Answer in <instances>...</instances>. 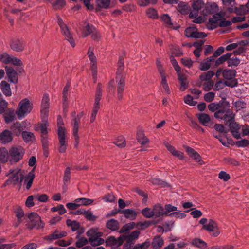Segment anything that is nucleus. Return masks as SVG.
I'll list each match as a JSON object with an SVG mask.
<instances>
[{"label": "nucleus", "instance_id": "1", "mask_svg": "<svg viewBox=\"0 0 249 249\" xmlns=\"http://www.w3.org/2000/svg\"><path fill=\"white\" fill-rule=\"evenodd\" d=\"M235 116V113L230 108L229 102L227 101H223L219 110L214 114L215 118L223 120L226 124H228V122L234 121Z\"/></svg>", "mask_w": 249, "mask_h": 249}, {"label": "nucleus", "instance_id": "2", "mask_svg": "<svg viewBox=\"0 0 249 249\" xmlns=\"http://www.w3.org/2000/svg\"><path fill=\"white\" fill-rule=\"evenodd\" d=\"M124 69V63L123 59L120 58L118 62L116 77V81L117 83V98L119 100L122 99L123 97V93L125 87V78L122 74Z\"/></svg>", "mask_w": 249, "mask_h": 249}, {"label": "nucleus", "instance_id": "3", "mask_svg": "<svg viewBox=\"0 0 249 249\" xmlns=\"http://www.w3.org/2000/svg\"><path fill=\"white\" fill-rule=\"evenodd\" d=\"M141 212L144 217L154 219L163 216L165 213L163 207L160 204H155L152 208L145 207Z\"/></svg>", "mask_w": 249, "mask_h": 249}, {"label": "nucleus", "instance_id": "4", "mask_svg": "<svg viewBox=\"0 0 249 249\" xmlns=\"http://www.w3.org/2000/svg\"><path fill=\"white\" fill-rule=\"evenodd\" d=\"M33 108V104L27 98L22 99L19 103L16 113L19 120H21L30 113Z\"/></svg>", "mask_w": 249, "mask_h": 249}, {"label": "nucleus", "instance_id": "5", "mask_svg": "<svg viewBox=\"0 0 249 249\" xmlns=\"http://www.w3.org/2000/svg\"><path fill=\"white\" fill-rule=\"evenodd\" d=\"M83 115V113L80 112L78 114H76L75 112L72 113L73 119L71 120V125L72 126V135L74 139V148H77L79 143V136L78 131L79 129V124L81 118Z\"/></svg>", "mask_w": 249, "mask_h": 249}, {"label": "nucleus", "instance_id": "6", "mask_svg": "<svg viewBox=\"0 0 249 249\" xmlns=\"http://www.w3.org/2000/svg\"><path fill=\"white\" fill-rule=\"evenodd\" d=\"M28 218L29 220L26 225L27 229L32 230L36 228L39 230L44 228L45 224L37 213L35 212L30 213L28 214Z\"/></svg>", "mask_w": 249, "mask_h": 249}, {"label": "nucleus", "instance_id": "7", "mask_svg": "<svg viewBox=\"0 0 249 249\" xmlns=\"http://www.w3.org/2000/svg\"><path fill=\"white\" fill-rule=\"evenodd\" d=\"M102 95V92L101 84L100 83H98L96 91L93 107L92 108L90 118V123L94 122L96 119L97 112L100 108V100L101 99Z\"/></svg>", "mask_w": 249, "mask_h": 249}, {"label": "nucleus", "instance_id": "8", "mask_svg": "<svg viewBox=\"0 0 249 249\" xmlns=\"http://www.w3.org/2000/svg\"><path fill=\"white\" fill-rule=\"evenodd\" d=\"M25 151L21 146L12 147L9 151V162L15 163L19 162L24 155Z\"/></svg>", "mask_w": 249, "mask_h": 249}, {"label": "nucleus", "instance_id": "9", "mask_svg": "<svg viewBox=\"0 0 249 249\" xmlns=\"http://www.w3.org/2000/svg\"><path fill=\"white\" fill-rule=\"evenodd\" d=\"M20 170L17 168L15 169H10L7 175L12 174L9 178L5 181L4 186L9 185H16L19 182L21 183L23 179V175L20 173Z\"/></svg>", "mask_w": 249, "mask_h": 249}, {"label": "nucleus", "instance_id": "10", "mask_svg": "<svg viewBox=\"0 0 249 249\" xmlns=\"http://www.w3.org/2000/svg\"><path fill=\"white\" fill-rule=\"evenodd\" d=\"M0 61L5 64H12L15 66H20L22 65V62L19 59L6 53H0Z\"/></svg>", "mask_w": 249, "mask_h": 249}, {"label": "nucleus", "instance_id": "11", "mask_svg": "<svg viewBox=\"0 0 249 249\" xmlns=\"http://www.w3.org/2000/svg\"><path fill=\"white\" fill-rule=\"evenodd\" d=\"M58 23L66 39L69 41L72 47H75V44L74 40L67 26L63 22L62 19L60 18H58Z\"/></svg>", "mask_w": 249, "mask_h": 249}, {"label": "nucleus", "instance_id": "12", "mask_svg": "<svg viewBox=\"0 0 249 249\" xmlns=\"http://www.w3.org/2000/svg\"><path fill=\"white\" fill-rule=\"evenodd\" d=\"M223 17H225V13L222 11L214 14L212 17L209 18L207 24V28L210 30L215 29L219 25L220 18Z\"/></svg>", "mask_w": 249, "mask_h": 249}, {"label": "nucleus", "instance_id": "13", "mask_svg": "<svg viewBox=\"0 0 249 249\" xmlns=\"http://www.w3.org/2000/svg\"><path fill=\"white\" fill-rule=\"evenodd\" d=\"M185 35L187 37L193 38H203L207 36L206 34L202 32H198L197 29L193 26L185 29Z\"/></svg>", "mask_w": 249, "mask_h": 249}, {"label": "nucleus", "instance_id": "14", "mask_svg": "<svg viewBox=\"0 0 249 249\" xmlns=\"http://www.w3.org/2000/svg\"><path fill=\"white\" fill-rule=\"evenodd\" d=\"M42 123L38 124L39 128L41 133V140L42 143L46 147L47 141H48V123L46 119H42Z\"/></svg>", "mask_w": 249, "mask_h": 249}, {"label": "nucleus", "instance_id": "15", "mask_svg": "<svg viewBox=\"0 0 249 249\" xmlns=\"http://www.w3.org/2000/svg\"><path fill=\"white\" fill-rule=\"evenodd\" d=\"M48 94H44L42 99L40 110L42 119L47 118L50 106Z\"/></svg>", "mask_w": 249, "mask_h": 249}, {"label": "nucleus", "instance_id": "16", "mask_svg": "<svg viewBox=\"0 0 249 249\" xmlns=\"http://www.w3.org/2000/svg\"><path fill=\"white\" fill-rule=\"evenodd\" d=\"M64 131L60 130L57 132L59 140L58 151L60 153H64L66 151L68 144L66 140V134H64Z\"/></svg>", "mask_w": 249, "mask_h": 249}, {"label": "nucleus", "instance_id": "17", "mask_svg": "<svg viewBox=\"0 0 249 249\" xmlns=\"http://www.w3.org/2000/svg\"><path fill=\"white\" fill-rule=\"evenodd\" d=\"M124 241V235H121L117 238L114 236H110L106 240V244L107 246L115 248L122 245Z\"/></svg>", "mask_w": 249, "mask_h": 249}, {"label": "nucleus", "instance_id": "18", "mask_svg": "<svg viewBox=\"0 0 249 249\" xmlns=\"http://www.w3.org/2000/svg\"><path fill=\"white\" fill-rule=\"evenodd\" d=\"M229 128L232 136L236 139H239L241 138V133L240 130L241 125L234 121L228 122Z\"/></svg>", "mask_w": 249, "mask_h": 249}, {"label": "nucleus", "instance_id": "19", "mask_svg": "<svg viewBox=\"0 0 249 249\" xmlns=\"http://www.w3.org/2000/svg\"><path fill=\"white\" fill-rule=\"evenodd\" d=\"M203 228L209 232H212V236L213 237H217L220 234V231L217 228V223L212 219H210L208 223L204 225L203 226Z\"/></svg>", "mask_w": 249, "mask_h": 249}, {"label": "nucleus", "instance_id": "20", "mask_svg": "<svg viewBox=\"0 0 249 249\" xmlns=\"http://www.w3.org/2000/svg\"><path fill=\"white\" fill-rule=\"evenodd\" d=\"M10 46L13 51L21 52L24 49L25 43L22 39H14L11 40Z\"/></svg>", "mask_w": 249, "mask_h": 249}, {"label": "nucleus", "instance_id": "21", "mask_svg": "<svg viewBox=\"0 0 249 249\" xmlns=\"http://www.w3.org/2000/svg\"><path fill=\"white\" fill-rule=\"evenodd\" d=\"M218 5L214 2L207 3L204 8L202 11V14L204 15H207L209 14H213L218 11Z\"/></svg>", "mask_w": 249, "mask_h": 249}, {"label": "nucleus", "instance_id": "22", "mask_svg": "<svg viewBox=\"0 0 249 249\" xmlns=\"http://www.w3.org/2000/svg\"><path fill=\"white\" fill-rule=\"evenodd\" d=\"M25 128V125L23 122L21 123L17 122L14 123L10 127L11 131L16 136H19L22 133V131Z\"/></svg>", "mask_w": 249, "mask_h": 249}, {"label": "nucleus", "instance_id": "23", "mask_svg": "<svg viewBox=\"0 0 249 249\" xmlns=\"http://www.w3.org/2000/svg\"><path fill=\"white\" fill-rule=\"evenodd\" d=\"M67 235V233L65 231L55 230L52 233L46 236L45 239L49 241H52L56 239H58L66 237Z\"/></svg>", "mask_w": 249, "mask_h": 249}, {"label": "nucleus", "instance_id": "24", "mask_svg": "<svg viewBox=\"0 0 249 249\" xmlns=\"http://www.w3.org/2000/svg\"><path fill=\"white\" fill-rule=\"evenodd\" d=\"M164 145L174 156L178 158L179 160H183L184 159V154L180 151L177 150L175 147L171 145L169 142H165Z\"/></svg>", "mask_w": 249, "mask_h": 249}, {"label": "nucleus", "instance_id": "25", "mask_svg": "<svg viewBox=\"0 0 249 249\" xmlns=\"http://www.w3.org/2000/svg\"><path fill=\"white\" fill-rule=\"evenodd\" d=\"M225 85L227 86L230 87H234L237 86V82L236 80H234L232 81L231 82H228V81H224V83L221 81H219L217 82L214 86V90H219L220 89H223L224 85Z\"/></svg>", "mask_w": 249, "mask_h": 249}, {"label": "nucleus", "instance_id": "26", "mask_svg": "<svg viewBox=\"0 0 249 249\" xmlns=\"http://www.w3.org/2000/svg\"><path fill=\"white\" fill-rule=\"evenodd\" d=\"M5 71L9 81L13 83L18 82V75L16 71L11 67L6 66Z\"/></svg>", "mask_w": 249, "mask_h": 249}, {"label": "nucleus", "instance_id": "27", "mask_svg": "<svg viewBox=\"0 0 249 249\" xmlns=\"http://www.w3.org/2000/svg\"><path fill=\"white\" fill-rule=\"evenodd\" d=\"M13 140V136L11 132L8 130H4L0 134V141L3 144H6Z\"/></svg>", "mask_w": 249, "mask_h": 249}, {"label": "nucleus", "instance_id": "28", "mask_svg": "<svg viewBox=\"0 0 249 249\" xmlns=\"http://www.w3.org/2000/svg\"><path fill=\"white\" fill-rule=\"evenodd\" d=\"M120 213H122L124 215V216L130 220H135L136 218L137 213L136 212L132 209H126L122 210H119Z\"/></svg>", "mask_w": 249, "mask_h": 249}, {"label": "nucleus", "instance_id": "29", "mask_svg": "<svg viewBox=\"0 0 249 249\" xmlns=\"http://www.w3.org/2000/svg\"><path fill=\"white\" fill-rule=\"evenodd\" d=\"M3 113V118L4 119L5 122L7 124L10 123L15 120V114L16 113L13 109H8Z\"/></svg>", "mask_w": 249, "mask_h": 249}, {"label": "nucleus", "instance_id": "30", "mask_svg": "<svg viewBox=\"0 0 249 249\" xmlns=\"http://www.w3.org/2000/svg\"><path fill=\"white\" fill-rule=\"evenodd\" d=\"M184 147L185 148L186 152L189 155V156L195 160L196 162H199L201 160V158L200 155L194 149L188 146H184Z\"/></svg>", "mask_w": 249, "mask_h": 249}, {"label": "nucleus", "instance_id": "31", "mask_svg": "<svg viewBox=\"0 0 249 249\" xmlns=\"http://www.w3.org/2000/svg\"><path fill=\"white\" fill-rule=\"evenodd\" d=\"M214 62V58L213 56L208 57L200 64L199 69L202 71H207L211 67V63Z\"/></svg>", "mask_w": 249, "mask_h": 249}, {"label": "nucleus", "instance_id": "32", "mask_svg": "<svg viewBox=\"0 0 249 249\" xmlns=\"http://www.w3.org/2000/svg\"><path fill=\"white\" fill-rule=\"evenodd\" d=\"M236 74L235 70L225 69L223 70L222 76L225 79L231 80L234 79Z\"/></svg>", "mask_w": 249, "mask_h": 249}, {"label": "nucleus", "instance_id": "33", "mask_svg": "<svg viewBox=\"0 0 249 249\" xmlns=\"http://www.w3.org/2000/svg\"><path fill=\"white\" fill-rule=\"evenodd\" d=\"M35 177V175L33 170L30 172L25 177L24 181V185L27 190H29L31 187Z\"/></svg>", "mask_w": 249, "mask_h": 249}, {"label": "nucleus", "instance_id": "34", "mask_svg": "<svg viewBox=\"0 0 249 249\" xmlns=\"http://www.w3.org/2000/svg\"><path fill=\"white\" fill-rule=\"evenodd\" d=\"M199 122L203 125L207 126L210 122V117L209 115L205 113H199L196 115Z\"/></svg>", "mask_w": 249, "mask_h": 249}, {"label": "nucleus", "instance_id": "35", "mask_svg": "<svg viewBox=\"0 0 249 249\" xmlns=\"http://www.w3.org/2000/svg\"><path fill=\"white\" fill-rule=\"evenodd\" d=\"M106 227L107 229L112 231H117L119 228V222L114 219H110L107 222Z\"/></svg>", "mask_w": 249, "mask_h": 249}, {"label": "nucleus", "instance_id": "36", "mask_svg": "<svg viewBox=\"0 0 249 249\" xmlns=\"http://www.w3.org/2000/svg\"><path fill=\"white\" fill-rule=\"evenodd\" d=\"M223 4L227 7V10L232 13L235 12L236 8L234 7L235 2V0H222Z\"/></svg>", "mask_w": 249, "mask_h": 249}, {"label": "nucleus", "instance_id": "37", "mask_svg": "<svg viewBox=\"0 0 249 249\" xmlns=\"http://www.w3.org/2000/svg\"><path fill=\"white\" fill-rule=\"evenodd\" d=\"M1 90L6 96H10L12 94L10 85L5 81L1 82Z\"/></svg>", "mask_w": 249, "mask_h": 249}, {"label": "nucleus", "instance_id": "38", "mask_svg": "<svg viewBox=\"0 0 249 249\" xmlns=\"http://www.w3.org/2000/svg\"><path fill=\"white\" fill-rule=\"evenodd\" d=\"M163 239L161 236L155 237L152 242V246L155 249H159L163 245Z\"/></svg>", "mask_w": 249, "mask_h": 249}, {"label": "nucleus", "instance_id": "39", "mask_svg": "<svg viewBox=\"0 0 249 249\" xmlns=\"http://www.w3.org/2000/svg\"><path fill=\"white\" fill-rule=\"evenodd\" d=\"M9 161V152L5 148H0V161L5 163Z\"/></svg>", "mask_w": 249, "mask_h": 249}, {"label": "nucleus", "instance_id": "40", "mask_svg": "<svg viewBox=\"0 0 249 249\" xmlns=\"http://www.w3.org/2000/svg\"><path fill=\"white\" fill-rule=\"evenodd\" d=\"M191 244L201 249H204L207 247V243L198 238L194 239L191 242Z\"/></svg>", "mask_w": 249, "mask_h": 249}, {"label": "nucleus", "instance_id": "41", "mask_svg": "<svg viewBox=\"0 0 249 249\" xmlns=\"http://www.w3.org/2000/svg\"><path fill=\"white\" fill-rule=\"evenodd\" d=\"M22 137L25 142H29L35 140L33 133L28 131H23Z\"/></svg>", "mask_w": 249, "mask_h": 249}, {"label": "nucleus", "instance_id": "42", "mask_svg": "<svg viewBox=\"0 0 249 249\" xmlns=\"http://www.w3.org/2000/svg\"><path fill=\"white\" fill-rule=\"evenodd\" d=\"M96 2L98 6L101 8L108 9L112 7L110 0H97Z\"/></svg>", "mask_w": 249, "mask_h": 249}, {"label": "nucleus", "instance_id": "43", "mask_svg": "<svg viewBox=\"0 0 249 249\" xmlns=\"http://www.w3.org/2000/svg\"><path fill=\"white\" fill-rule=\"evenodd\" d=\"M231 53H227L221 56L217 60H216L215 61L214 60V66L217 67L223 64L224 62L227 61V60L231 57Z\"/></svg>", "mask_w": 249, "mask_h": 249}, {"label": "nucleus", "instance_id": "44", "mask_svg": "<svg viewBox=\"0 0 249 249\" xmlns=\"http://www.w3.org/2000/svg\"><path fill=\"white\" fill-rule=\"evenodd\" d=\"M214 73L213 71H209L207 72L202 73L199 76V79L201 81H210Z\"/></svg>", "mask_w": 249, "mask_h": 249}, {"label": "nucleus", "instance_id": "45", "mask_svg": "<svg viewBox=\"0 0 249 249\" xmlns=\"http://www.w3.org/2000/svg\"><path fill=\"white\" fill-rule=\"evenodd\" d=\"M140 234V231L138 230L134 231H132L131 233L129 234L128 235H124L125 240L126 239H128L134 243L135 240L138 238Z\"/></svg>", "mask_w": 249, "mask_h": 249}, {"label": "nucleus", "instance_id": "46", "mask_svg": "<svg viewBox=\"0 0 249 249\" xmlns=\"http://www.w3.org/2000/svg\"><path fill=\"white\" fill-rule=\"evenodd\" d=\"M222 104H223V101H220L218 103H212L208 105V108L210 111L215 113L219 110Z\"/></svg>", "mask_w": 249, "mask_h": 249}, {"label": "nucleus", "instance_id": "47", "mask_svg": "<svg viewBox=\"0 0 249 249\" xmlns=\"http://www.w3.org/2000/svg\"><path fill=\"white\" fill-rule=\"evenodd\" d=\"M137 140L141 145H145L149 142L148 139L144 136L142 132L137 133Z\"/></svg>", "mask_w": 249, "mask_h": 249}, {"label": "nucleus", "instance_id": "48", "mask_svg": "<svg viewBox=\"0 0 249 249\" xmlns=\"http://www.w3.org/2000/svg\"><path fill=\"white\" fill-rule=\"evenodd\" d=\"M67 225L68 227H71L72 231H76L80 227L79 223L75 220L72 221L68 219L66 221Z\"/></svg>", "mask_w": 249, "mask_h": 249}, {"label": "nucleus", "instance_id": "49", "mask_svg": "<svg viewBox=\"0 0 249 249\" xmlns=\"http://www.w3.org/2000/svg\"><path fill=\"white\" fill-rule=\"evenodd\" d=\"M16 216L17 217L18 221L21 223L22 221V218L24 216V213L22 209L19 207L17 206L15 210Z\"/></svg>", "mask_w": 249, "mask_h": 249}, {"label": "nucleus", "instance_id": "50", "mask_svg": "<svg viewBox=\"0 0 249 249\" xmlns=\"http://www.w3.org/2000/svg\"><path fill=\"white\" fill-rule=\"evenodd\" d=\"M89 240L90 244L93 246L100 245L104 243V240L100 237H89Z\"/></svg>", "mask_w": 249, "mask_h": 249}, {"label": "nucleus", "instance_id": "51", "mask_svg": "<svg viewBox=\"0 0 249 249\" xmlns=\"http://www.w3.org/2000/svg\"><path fill=\"white\" fill-rule=\"evenodd\" d=\"M233 105L236 109V111L241 110L246 107L247 104L245 102L241 100H238L233 103Z\"/></svg>", "mask_w": 249, "mask_h": 249}, {"label": "nucleus", "instance_id": "52", "mask_svg": "<svg viewBox=\"0 0 249 249\" xmlns=\"http://www.w3.org/2000/svg\"><path fill=\"white\" fill-rule=\"evenodd\" d=\"M87 235L89 237H100L103 235V233L98 232L95 229H91L87 231Z\"/></svg>", "mask_w": 249, "mask_h": 249}, {"label": "nucleus", "instance_id": "53", "mask_svg": "<svg viewBox=\"0 0 249 249\" xmlns=\"http://www.w3.org/2000/svg\"><path fill=\"white\" fill-rule=\"evenodd\" d=\"M57 124L58 126L57 132H59L60 130H61L63 131H64V134H66V128L64 126H63V125H64L63 120L60 115L58 116L57 120Z\"/></svg>", "mask_w": 249, "mask_h": 249}, {"label": "nucleus", "instance_id": "54", "mask_svg": "<svg viewBox=\"0 0 249 249\" xmlns=\"http://www.w3.org/2000/svg\"><path fill=\"white\" fill-rule=\"evenodd\" d=\"M51 211L53 212L59 211V213L62 215L67 212L66 210L62 204H59L56 207H53L51 208Z\"/></svg>", "mask_w": 249, "mask_h": 249}, {"label": "nucleus", "instance_id": "55", "mask_svg": "<svg viewBox=\"0 0 249 249\" xmlns=\"http://www.w3.org/2000/svg\"><path fill=\"white\" fill-rule=\"evenodd\" d=\"M240 62V60L237 57H230L227 60V64L229 67H236Z\"/></svg>", "mask_w": 249, "mask_h": 249}, {"label": "nucleus", "instance_id": "56", "mask_svg": "<svg viewBox=\"0 0 249 249\" xmlns=\"http://www.w3.org/2000/svg\"><path fill=\"white\" fill-rule=\"evenodd\" d=\"M115 145L120 148L124 147L125 145L124 138L122 136L118 137L114 142Z\"/></svg>", "mask_w": 249, "mask_h": 249}, {"label": "nucleus", "instance_id": "57", "mask_svg": "<svg viewBox=\"0 0 249 249\" xmlns=\"http://www.w3.org/2000/svg\"><path fill=\"white\" fill-rule=\"evenodd\" d=\"M150 245V242L148 240L142 244H137L134 246L133 249H147Z\"/></svg>", "mask_w": 249, "mask_h": 249}, {"label": "nucleus", "instance_id": "58", "mask_svg": "<svg viewBox=\"0 0 249 249\" xmlns=\"http://www.w3.org/2000/svg\"><path fill=\"white\" fill-rule=\"evenodd\" d=\"M146 15L147 16L153 19H156L158 16L156 10L153 8H149L146 10Z\"/></svg>", "mask_w": 249, "mask_h": 249}, {"label": "nucleus", "instance_id": "59", "mask_svg": "<svg viewBox=\"0 0 249 249\" xmlns=\"http://www.w3.org/2000/svg\"><path fill=\"white\" fill-rule=\"evenodd\" d=\"M71 178V168L67 167L64 172V176L63 177V181L65 184L68 182Z\"/></svg>", "mask_w": 249, "mask_h": 249}, {"label": "nucleus", "instance_id": "60", "mask_svg": "<svg viewBox=\"0 0 249 249\" xmlns=\"http://www.w3.org/2000/svg\"><path fill=\"white\" fill-rule=\"evenodd\" d=\"M184 101L186 104L189 105L190 106H194L197 103L196 101H195L193 100V97L189 94L187 95L186 96L184 97Z\"/></svg>", "mask_w": 249, "mask_h": 249}, {"label": "nucleus", "instance_id": "61", "mask_svg": "<svg viewBox=\"0 0 249 249\" xmlns=\"http://www.w3.org/2000/svg\"><path fill=\"white\" fill-rule=\"evenodd\" d=\"M204 5L202 0H196L194 1L192 4V8L194 9L199 10Z\"/></svg>", "mask_w": 249, "mask_h": 249}, {"label": "nucleus", "instance_id": "62", "mask_svg": "<svg viewBox=\"0 0 249 249\" xmlns=\"http://www.w3.org/2000/svg\"><path fill=\"white\" fill-rule=\"evenodd\" d=\"M8 106V102L2 98H0V114L6 111Z\"/></svg>", "mask_w": 249, "mask_h": 249}, {"label": "nucleus", "instance_id": "63", "mask_svg": "<svg viewBox=\"0 0 249 249\" xmlns=\"http://www.w3.org/2000/svg\"><path fill=\"white\" fill-rule=\"evenodd\" d=\"M88 55L91 63H96V58L94 54L93 49L92 47L89 48Z\"/></svg>", "mask_w": 249, "mask_h": 249}, {"label": "nucleus", "instance_id": "64", "mask_svg": "<svg viewBox=\"0 0 249 249\" xmlns=\"http://www.w3.org/2000/svg\"><path fill=\"white\" fill-rule=\"evenodd\" d=\"M235 144L238 147H245L249 145V141L246 139H242L241 140L236 141Z\"/></svg>", "mask_w": 249, "mask_h": 249}]
</instances>
